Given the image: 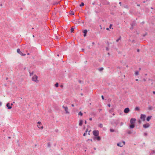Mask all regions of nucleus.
I'll use <instances>...</instances> for the list:
<instances>
[{"instance_id": "f257e3e1", "label": "nucleus", "mask_w": 155, "mask_h": 155, "mask_svg": "<svg viewBox=\"0 0 155 155\" xmlns=\"http://www.w3.org/2000/svg\"><path fill=\"white\" fill-rule=\"evenodd\" d=\"M62 107L64 109L66 114H69V112L68 111V108L67 106H63Z\"/></svg>"}, {"instance_id": "f03ea898", "label": "nucleus", "mask_w": 155, "mask_h": 155, "mask_svg": "<svg viewBox=\"0 0 155 155\" xmlns=\"http://www.w3.org/2000/svg\"><path fill=\"white\" fill-rule=\"evenodd\" d=\"M38 77L36 75H34L32 77V80L35 82L37 81L38 82V81L37 80Z\"/></svg>"}, {"instance_id": "7ed1b4c3", "label": "nucleus", "mask_w": 155, "mask_h": 155, "mask_svg": "<svg viewBox=\"0 0 155 155\" xmlns=\"http://www.w3.org/2000/svg\"><path fill=\"white\" fill-rule=\"evenodd\" d=\"M93 133L94 136H97L99 134V132L97 130H94L93 131Z\"/></svg>"}, {"instance_id": "20e7f679", "label": "nucleus", "mask_w": 155, "mask_h": 155, "mask_svg": "<svg viewBox=\"0 0 155 155\" xmlns=\"http://www.w3.org/2000/svg\"><path fill=\"white\" fill-rule=\"evenodd\" d=\"M17 51L18 53L21 56H25L26 55L25 54H23L22 52H21L20 51V49L19 48H18L17 49Z\"/></svg>"}, {"instance_id": "39448f33", "label": "nucleus", "mask_w": 155, "mask_h": 155, "mask_svg": "<svg viewBox=\"0 0 155 155\" xmlns=\"http://www.w3.org/2000/svg\"><path fill=\"white\" fill-rule=\"evenodd\" d=\"M146 116V115L145 114H141L140 115V118L143 121H144L145 120V118Z\"/></svg>"}, {"instance_id": "423d86ee", "label": "nucleus", "mask_w": 155, "mask_h": 155, "mask_svg": "<svg viewBox=\"0 0 155 155\" xmlns=\"http://www.w3.org/2000/svg\"><path fill=\"white\" fill-rule=\"evenodd\" d=\"M150 125L148 123H146V124H144L143 125V127L144 128H147L149 127Z\"/></svg>"}, {"instance_id": "0eeeda50", "label": "nucleus", "mask_w": 155, "mask_h": 155, "mask_svg": "<svg viewBox=\"0 0 155 155\" xmlns=\"http://www.w3.org/2000/svg\"><path fill=\"white\" fill-rule=\"evenodd\" d=\"M136 120V119L135 118H132L130 119V122L131 124H134Z\"/></svg>"}, {"instance_id": "6e6552de", "label": "nucleus", "mask_w": 155, "mask_h": 155, "mask_svg": "<svg viewBox=\"0 0 155 155\" xmlns=\"http://www.w3.org/2000/svg\"><path fill=\"white\" fill-rule=\"evenodd\" d=\"M101 139V137L99 136H95L94 137V140H97L98 141H100Z\"/></svg>"}, {"instance_id": "1a4fd4ad", "label": "nucleus", "mask_w": 155, "mask_h": 155, "mask_svg": "<svg viewBox=\"0 0 155 155\" xmlns=\"http://www.w3.org/2000/svg\"><path fill=\"white\" fill-rule=\"evenodd\" d=\"M129 111L130 110L128 107L125 108L124 110V112L125 113H127L129 112Z\"/></svg>"}, {"instance_id": "9d476101", "label": "nucleus", "mask_w": 155, "mask_h": 155, "mask_svg": "<svg viewBox=\"0 0 155 155\" xmlns=\"http://www.w3.org/2000/svg\"><path fill=\"white\" fill-rule=\"evenodd\" d=\"M117 146H118L119 147H122L123 146V145L122 143H121V142H120L118 143L117 144Z\"/></svg>"}, {"instance_id": "9b49d317", "label": "nucleus", "mask_w": 155, "mask_h": 155, "mask_svg": "<svg viewBox=\"0 0 155 155\" xmlns=\"http://www.w3.org/2000/svg\"><path fill=\"white\" fill-rule=\"evenodd\" d=\"M73 22L74 24H78L80 23V22L77 21L76 19H75L73 21Z\"/></svg>"}, {"instance_id": "f8f14e48", "label": "nucleus", "mask_w": 155, "mask_h": 155, "mask_svg": "<svg viewBox=\"0 0 155 155\" xmlns=\"http://www.w3.org/2000/svg\"><path fill=\"white\" fill-rule=\"evenodd\" d=\"M155 154V150H152L151 152L150 153V155H153Z\"/></svg>"}, {"instance_id": "ddd939ff", "label": "nucleus", "mask_w": 155, "mask_h": 155, "mask_svg": "<svg viewBox=\"0 0 155 155\" xmlns=\"http://www.w3.org/2000/svg\"><path fill=\"white\" fill-rule=\"evenodd\" d=\"M9 103H8L6 105L7 107L9 109H11L12 108V107L9 106Z\"/></svg>"}, {"instance_id": "4468645a", "label": "nucleus", "mask_w": 155, "mask_h": 155, "mask_svg": "<svg viewBox=\"0 0 155 155\" xmlns=\"http://www.w3.org/2000/svg\"><path fill=\"white\" fill-rule=\"evenodd\" d=\"M87 32V30H84V31H83V33H84V37H85L86 36Z\"/></svg>"}, {"instance_id": "2eb2a0df", "label": "nucleus", "mask_w": 155, "mask_h": 155, "mask_svg": "<svg viewBox=\"0 0 155 155\" xmlns=\"http://www.w3.org/2000/svg\"><path fill=\"white\" fill-rule=\"evenodd\" d=\"M153 109V107L152 106H150V105L148 107V109L149 110H152Z\"/></svg>"}, {"instance_id": "dca6fc26", "label": "nucleus", "mask_w": 155, "mask_h": 155, "mask_svg": "<svg viewBox=\"0 0 155 155\" xmlns=\"http://www.w3.org/2000/svg\"><path fill=\"white\" fill-rule=\"evenodd\" d=\"M152 116H148L147 118V121H149L151 119Z\"/></svg>"}, {"instance_id": "f3484780", "label": "nucleus", "mask_w": 155, "mask_h": 155, "mask_svg": "<svg viewBox=\"0 0 155 155\" xmlns=\"http://www.w3.org/2000/svg\"><path fill=\"white\" fill-rule=\"evenodd\" d=\"M83 123V121L82 120H80L79 122V125L80 126H82Z\"/></svg>"}, {"instance_id": "a211bd4d", "label": "nucleus", "mask_w": 155, "mask_h": 155, "mask_svg": "<svg viewBox=\"0 0 155 155\" xmlns=\"http://www.w3.org/2000/svg\"><path fill=\"white\" fill-rule=\"evenodd\" d=\"M134 127H135V125L134 124L131 125H130V126H129L130 128L131 129H133V128H134Z\"/></svg>"}, {"instance_id": "6ab92c4d", "label": "nucleus", "mask_w": 155, "mask_h": 155, "mask_svg": "<svg viewBox=\"0 0 155 155\" xmlns=\"http://www.w3.org/2000/svg\"><path fill=\"white\" fill-rule=\"evenodd\" d=\"M119 123V121L117 120L114 121V123L116 125H117Z\"/></svg>"}, {"instance_id": "aec40b11", "label": "nucleus", "mask_w": 155, "mask_h": 155, "mask_svg": "<svg viewBox=\"0 0 155 155\" xmlns=\"http://www.w3.org/2000/svg\"><path fill=\"white\" fill-rule=\"evenodd\" d=\"M38 128H41V129H43V127L42 126H41V124H38Z\"/></svg>"}, {"instance_id": "412c9836", "label": "nucleus", "mask_w": 155, "mask_h": 155, "mask_svg": "<svg viewBox=\"0 0 155 155\" xmlns=\"http://www.w3.org/2000/svg\"><path fill=\"white\" fill-rule=\"evenodd\" d=\"M127 132L129 134H130L132 133V132L131 131L129 130L127 131Z\"/></svg>"}, {"instance_id": "4be33fe9", "label": "nucleus", "mask_w": 155, "mask_h": 155, "mask_svg": "<svg viewBox=\"0 0 155 155\" xmlns=\"http://www.w3.org/2000/svg\"><path fill=\"white\" fill-rule=\"evenodd\" d=\"M134 110H140V108L138 107H136L135 108Z\"/></svg>"}, {"instance_id": "5701e85b", "label": "nucleus", "mask_w": 155, "mask_h": 155, "mask_svg": "<svg viewBox=\"0 0 155 155\" xmlns=\"http://www.w3.org/2000/svg\"><path fill=\"white\" fill-rule=\"evenodd\" d=\"M135 74L137 76L139 74V72L138 71H136L135 72Z\"/></svg>"}, {"instance_id": "b1692460", "label": "nucleus", "mask_w": 155, "mask_h": 155, "mask_svg": "<svg viewBox=\"0 0 155 155\" xmlns=\"http://www.w3.org/2000/svg\"><path fill=\"white\" fill-rule=\"evenodd\" d=\"M104 69V68L103 67H101V68H99L98 70L100 71H102Z\"/></svg>"}, {"instance_id": "393cba45", "label": "nucleus", "mask_w": 155, "mask_h": 155, "mask_svg": "<svg viewBox=\"0 0 155 155\" xmlns=\"http://www.w3.org/2000/svg\"><path fill=\"white\" fill-rule=\"evenodd\" d=\"M98 127L101 128L103 127V124H99Z\"/></svg>"}, {"instance_id": "a878e982", "label": "nucleus", "mask_w": 155, "mask_h": 155, "mask_svg": "<svg viewBox=\"0 0 155 155\" xmlns=\"http://www.w3.org/2000/svg\"><path fill=\"white\" fill-rule=\"evenodd\" d=\"M110 132H114V131H115L114 130L112 129H110Z\"/></svg>"}, {"instance_id": "bb28decb", "label": "nucleus", "mask_w": 155, "mask_h": 155, "mask_svg": "<svg viewBox=\"0 0 155 155\" xmlns=\"http://www.w3.org/2000/svg\"><path fill=\"white\" fill-rule=\"evenodd\" d=\"M79 115H80L81 116H82L83 115L82 113L81 112V111H80L78 114Z\"/></svg>"}, {"instance_id": "cd10ccee", "label": "nucleus", "mask_w": 155, "mask_h": 155, "mask_svg": "<svg viewBox=\"0 0 155 155\" xmlns=\"http://www.w3.org/2000/svg\"><path fill=\"white\" fill-rule=\"evenodd\" d=\"M88 131V130L87 129L86 131H85V132L84 134H83V136H85L86 135V134L87 132Z\"/></svg>"}, {"instance_id": "c85d7f7f", "label": "nucleus", "mask_w": 155, "mask_h": 155, "mask_svg": "<svg viewBox=\"0 0 155 155\" xmlns=\"http://www.w3.org/2000/svg\"><path fill=\"white\" fill-rule=\"evenodd\" d=\"M74 28H72L71 30V33H72L74 31Z\"/></svg>"}, {"instance_id": "c756f323", "label": "nucleus", "mask_w": 155, "mask_h": 155, "mask_svg": "<svg viewBox=\"0 0 155 155\" xmlns=\"http://www.w3.org/2000/svg\"><path fill=\"white\" fill-rule=\"evenodd\" d=\"M84 5V4L83 2H81V4H80V6H83Z\"/></svg>"}, {"instance_id": "7c9ffc66", "label": "nucleus", "mask_w": 155, "mask_h": 155, "mask_svg": "<svg viewBox=\"0 0 155 155\" xmlns=\"http://www.w3.org/2000/svg\"><path fill=\"white\" fill-rule=\"evenodd\" d=\"M114 111V109H112L110 110H109V112L110 113H111L112 112H113Z\"/></svg>"}, {"instance_id": "2f4dec72", "label": "nucleus", "mask_w": 155, "mask_h": 155, "mask_svg": "<svg viewBox=\"0 0 155 155\" xmlns=\"http://www.w3.org/2000/svg\"><path fill=\"white\" fill-rule=\"evenodd\" d=\"M58 83H57L56 84H55V86L56 87H58Z\"/></svg>"}, {"instance_id": "473e14b6", "label": "nucleus", "mask_w": 155, "mask_h": 155, "mask_svg": "<svg viewBox=\"0 0 155 155\" xmlns=\"http://www.w3.org/2000/svg\"><path fill=\"white\" fill-rule=\"evenodd\" d=\"M121 37H120L118 39H117L116 40V42H117L119 40H120L121 39Z\"/></svg>"}, {"instance_id": "72a5a7b5", "label": "nucleus", "mask_w": 155, "mask_h": 155, "mask_svg": "<svg viewBox=\"0 0 155 155\" xmlns=\"http://www.w3.org/2000/svg\"><path fill=\"white\" fill-rule=\"evenodd\" d=\"M70 14L71 15H74V13L73 12H71L70 13Z\"/></svg>"}, {"instance_id": "f704fd0d", "label": "nucleus", "mask_w": 155, "mask_h": 155, "mask_svg": "<svg viewBox=\"0 0 155 155\" xmlns=\"http://www.w3.org/2000/svg\"><path fill=\"white\" fill-rule=\"evenodd\" d=\"M123 124H124V123L123 122H121L120 123V125L121 126H122L123 125Z\"/></svg>"}, {"instance_id": "c9c22d12", "label": "nucleus", "mask_w": 155, "mask_h": 155, "mask_svg": "<svg viewBox=\"0 0 155 155\" xmlns=\"http://www.w3.org/2000/svg\"><path fill=\"white\" fill-rule=\"evenodd\" d=\"M112 26V24H110V26H109V28L110 29H111V27Z\"/></svg>"}, {"instance_id": "e433bc0d", "label": "nucleus", "mask_w": 155, "mask_h": 155, "mask_svg": "<svg viewBox=\"0 0 155 155\" xmlns=\"http://www.w3.org/2000/svg\"><path fill=\"white\" fill-rule=\"evenodd\" d=\"M147 133H144V135L145 136H146L147 135Z\"/></svg>"}, {"instance_id": "4c0bfd02", "label": "nucleus", "mask_w": 155, "mask_h": 155, "mask_svg": "<svg viewBox=\"0 0 155 155\" xmlns=\"http://www.w3.org/2000/svg\"><path fill=\"white\" fill-rule=\"evenodd\" d=\"M122 143H123V145H124L125 144V142L124 141H123Z\"/></svg>"}, {"instance_id": "58836bf2", "label": "nucleus", "mask_w": 155, "mask_h": 155, "mask_svg": "<svg viewBox=\"0 0 155 155\" xmlns=\"http://www.w3.org/2000/svg\"><path fill=\"white\" fill-rule=\"evenodd\" d=\"M106 50H107V51H108V50H109V48H108V47H106Z\"/></svg>"}, {"instance_id": "ea45409f", "label": "nucleus", "mask_w": 155, "mask_h": 155, "mask_svg": "<svg viewBox=\"0 0 155 155\" xmlns=\"http://www.w3.org/2000/svg\"><path fill=\"white\" fill-rule=\"evenodd\" d=\"M101 98H102V99H103V100H104V97L103 95H102Z\"/></svg>"}, {"instance_id": "a19ab883", "label": "nucleus", "mask_w": 155, "mask_h": 155, "mask_svg": "<svg viewBox=\"0 0 155 155\" xmlns=\"http://www.w3.org/2000/svg\"><path fill=\"white\" fill-rule=\"evenodd\" d=\"M107 106L108 107H110V104H108L107 105Z\"/></svg>"}, {"instance_id": "79ce46f5", "label": "nucleus", "mask_w": 155, "mask_h": 155, "mask_svg": "<svg viewBox=\"0 0 155 155\" xmlns=\"http://www.w3.org/2000/svg\"><path fill=\"white\" fill-rule=\"evenodd\" d=\"M89 120H90L91 121V120H92V118L91 117H90V118H89Z\"/></svg>"}, {"instance_id": "37998d69", "label": "nucleus", "mask_w": 155, "mask_h": 155, "mask_svg": "<svg viewBox=\"0 0 155 155\" xmlns=\"http://www.w3.org/2000/svg\"><path fill=\"white\" fill-rule=\"evenodd\" d=\"M124 8H128V6L127 5H126L124 6Z\"/></svg>"}, {"instance_id": "c03bdc74", "label": "nucleus", "mask_w": 155, "mask_h": 155, "mask_svg": "<svg viewBox=\"0 0 155 155\" xmlns=\"http://www.w3.org/2000/svg\"><path fill=\"white\" fill-rule=\"evenodd\" d=\"M41 122H40V121H38V124H41Z\"/></svg>"}, {"instance_id": "a18cd8bd", "label": "nucleus", "mask_w": 155, "mask_h": 155, "mask_svg": "<svg viewBox=\"0 0 155 155\" xmlns=\"http://www.w3.org/2000/svg\"><path fill=\"white\" fill-rule=\"evenodd\" d=\"M103 130H106V128L105 127L103 128Z\"/></svg>"}, {"instance_id": "49530a36", "label": "nucleus", "mask_w": 155, "mask_h": 155, "mask_svg": "<svg viewBox=\"0 0 155 155\" xmlns=\"http://www.w3.org/2000/svg\"><path fill=\"white\" fill-rule=\"evenodd\" d=\"M48 147H50V144L49 143H48Z\"/></svg>"}, {"instance_id": "de8ad7c7", "label": "nucleus", "mask_w": 155, "mask_h": 155, "mask_svg": "<svg viewBox=\"0 0 155 155\" xmlns=\"http://www.w3.org/2000/svg\"><path fill=\"white\" fill-rule=\"evenodd\" d=\"M119 4H120V5L121 6V2H119Z\"/></svg>"}, {"instance_id": "09e8293b", "label": "nucleus", "mask_w": 155, "mask_h": 155, "mask_svg": "<svg viewBox=\"0 0 155 155\" xmlns=\"http://www.w3.org/2000/svg\"><path fill=\"white\" fill-rule=\"evenodd\" d=\"M137 51L138 52H139L140 51V50L139 49H137Z\"/></svg>"}, {"instance_id": "8fccbe9b", "label": "nucleus", "mask_w": 155, "mask_h": 155, "mask_svg": "<svg viewBox=\"0 0 155 155\" xmlns=\"http://www.w3.org/2000/svg\"><path fill=\"white\" fill-rule=\"evenodd\" d=\"M71 106H72V107H74V104H71Z\"/></svg>"}, {"instance_id": "3c124183", "label": "nucleus", "mask_w": 155, "mask_h": 155, "mask_svg": "<svg viewBox=\"0 0 155 155\" xmlns=\"http://www.w3.org/2000/svg\"><path fill=\"white\" fill-rule=\"evenodd\" d=\"M143 81H146V79H145V78H144V79H143Z\"/></svg>"}, {"instance_id": "603ef678", "label": "nucleus", "mask_w": 155, "mask_h": 155, "mask_svg": "<svg viewBox=\"0 0 155 155\" xmlns=\"http://www.w3.org/2000/svg\"><path fill=\"white\" fill-rule=\"evenodd\" d=\"M153 94H155V91H153Z\"/></svg>"}, {"instance_id": "864d4df0", "label": "nucleus", "mask_w": 155, "mask_h": 155, "mask_svg": "<svg viewBox=\"0 0 155 155\" xmlns=\"http://www.w3.org/2000/svg\"><path fill=\"white\" fill-rule=\"evenodd\" d=\"M2 104V103L1 102H0V106H1Z\"/></svg>"}, {"instance_id": "5fc2aeb1", "label": "nucleus", "mask_w": 155, "mask_h": 155, "mask_svg": "<svg viewBox=\"0 0 155 155\" xmlns=\"http://www.w3.org/2000/svg\"><path fill=\"white\" fill-rule=\"evenodd\" d=\"M106 30H109V28H106Z\"/></svg>"}, {"instance_id": "6e6d98bb", "label": "nucleus", "mask_w": 155, "mask_h": 155, "mask_svg": "<svg viewBox=\"0 0 155 155\" xmlns=\"http://www.w3.org/2000/svg\"><path fill=\"white\" fill-rule=\"evenodd\" d=\"M100 27H101V29H102V26H101V25H100Z\"/></svg>"}, {"instance_id": "4d7b16f0", "label": "nucleus", "mask_w": 155, "mask_h": 155, "mask_svg": "<svg viewBox=\"0 0 155 155\" xmlns=\"http://www.w3.org/2000/svg\"><path fill=\"white\" fill-rule=\"evenodd\" d=\"M84 123H85V124H86V123H87V121H86V120H85V122H84Z\"/></svg>"}, {"instance_id": "13d9d810", "label": "nucleus", "mask_w": 155, "mask_h": 155, "mask_svg": "<svg viewBox=\"0 0 155 155\" xmlns=\"http://www.w3.org/2000/svg\"><path fill=\"white\" fill-rule=\"evenodd\" d=\"M137 6H140V5H139V4H137Z\"/></svg>"}, {"instance_id": "bf43d9fd", "label": "nucleus", "mask_w": 155, "mask_h": 155, "mask_svg": "<svg viewBox=\"0 0 155 155\" xmlns=\"http://www.w3.org/2000/svg\"><path fill=\"white\" fill-rule=\"evenodd\" d=\"M88 140H90L91 141H92V139H91V140H89V139H88Z\"/></svg>"}, {"instance_id": "052dcab7", "label": "nucleus", "mask_w": 155, "mask_h": 155, "mask_svg": "<svg viewBox=\"0 0 155 155\" xmlns=\"http://www.w3.org/2000/svg\"><path fill=\"white\" fill-rule=\"evenodd\" d=\"M13 104L12 103H11L10 105H11V106H12L13 105Z\"/></svg>"}, {"instance_id": "680f3d73", "label": "nucleus", "mask_w": 155, "mask_h": 155, "mask_svg": "<svg viewBox=\"0 0 155 155\" xmlns=\"http://www.w3.org/2000/svg\"><path fill=\"white\" fill-rule=\"evenodd\" d=\"M135 80L136 81H138V79H136Z\"/></svg>"}, {"instance_id": "e2e57ef3", "label": "nucleus", "mask_w": 155, "mask_h": 155, "mask_svg": "<svg viewBox=\"0 0 155 155\" xmlns=\"http://www.w3.org/2000/svg\"><path fill=\"white\" fill-rule=\"evenodd\" d=\"M92 44L93 45H94V43L93 42H92Z\"/></svg>"}, {"instance_id": "0e129e2a", "label": "nucleus", "mask_w": 155, "mask_h": 155, "mask_svg": "<svg viewBox=\"0 0 155 155\" xmlns=\"http://www.w3.org/2000/svg\"><path fill=\"white\" fill-rule=\"evenodd\" d=\"M81 50H82V51H84V49H81Z\"/></svg>"}, {"instance_id": "69168bd1", "label": "nucleus", "mask_w": 155, "mask_h": 155, "mask_svg": "<svg viewBox=\"0 0 155 155\" xmlns=\"http://www.w3.org/2000/svg\"><path fill=\"white\" fill-rule=\"evenodd\" d=\"M63 85H61L60 86V87H63Z\"/></svg>"}, {"instance_id": "338daca9", "label": "nucleus", "mask_w": 155, "mask_h": 155, "mask_svg": "<svg viewBox=\"0 0 155 155\" xmlns=\"http://www.w3.org/2000/svg\"><path fill=\"white\" fill-rule=\"evenodd\" d=\"M113 115V116H114L115 115V114L114 113H113V114H112Z\"/></svg>"}, {"instance_id": "774afa93", "label": "nucleus", "mask_w": 155, "mask_h": 155, "mask_svg": "<svg viewBox=\"0 0 155 155\" xmlns=\"http://www.w3.org/2000/svg\"><path fill=\"white\" fill-rule=\"evenodd\" d=\"M81 95L82 96L83 95V94L82 93L81 94Z\"/></svg>"}]
</instances>
